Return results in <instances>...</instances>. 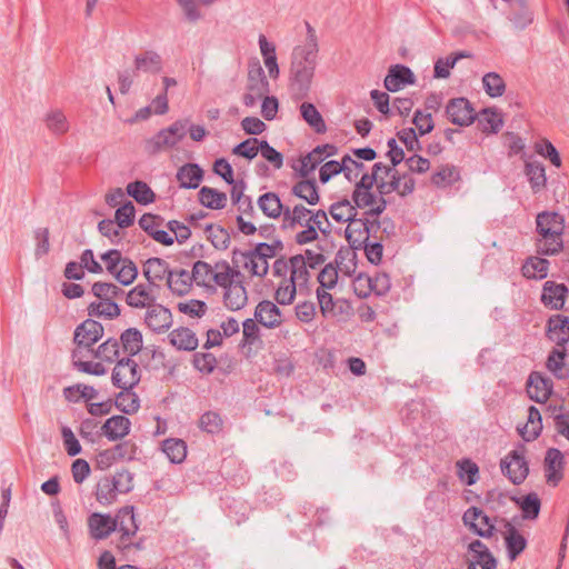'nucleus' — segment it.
I'll return each mask as SVG.
<instances>
[{
	"label": "nucleus",
	"instance_id": "obj_1",
	"mask_svg": "<svg viewBox=\"0 0 569 569\" xmlns=\"http://www.w3.org/2000/svg\"><path fill=\"white\" fill-rule=\"evenodd\" d=\"M305 43L293 48L291 56L289 87L295 99L306 98L311 89L318 60V39L316 30L306 22Z\"/></svg>",
	"mask_w": 569,
	"mask_h": 569
},
{
	"label": "nucleus",
	"instance_id": "obj_2",
	"mask_svg": "<svg viewBox=\"0 0 569 569\" xmlns=\"http://www.w3.org/2000/svg\"><path fill=\"white\" fill-rule=\"evenodd\" d=\"M565 217L556 211H542L536 217V251L542 257L559 254L565 249Z\"/></svg>",
	"mask_w": 569,
	"mask_h": 569
},
{
	"label": "nucleus",
	"instance_id": "obj_3",
	"mask_svg": "<svg viewBox=\"0 0 569 569\" xmlns=\"http://www.w3.org/2000/svg\"><path fill=\"white\" fill-rule=\"evenodd\" d=\"M491 6L499 10L513 30L523 31L535 21V11L528 0H489Z\"/></svg>",
	"mask_w": 569,
	"mask_h": 569
},
{
	"label": "nucleus",
	"instance_id": "obj_4",
	"mask_svg": "<svg viewBox=\"0 0 569 569\" xmlns=\"http://www.w3.org/2000/svg\"><path fill=\"white\" fill-rule=\"evenodd\" d=\"M101 260L106 264L107 271L122 286L131 284L138 277L136 263L131 259L123 257L120 250H108L101 254Z\"/></svg>",
	"mask_w": 569,
	"mask_h": 569
},
{
	"label": "nucleus",
	"instance_id": "obj_5",
	"mask_svg": "<svg viewBox=\"0 0 569 569\" xmlns=\"http://www.w3.org/2000/svg\"><path fill=\"white\" fill-rule=\"evenodd\" d=\"M187 132L188 119L177 120L149 139L146 143V149L150 153H157L164 148H173L186 137Z\"/></svg>",
	"mask_w": 569,
	"mask_h": 569
},
{
	"label": "nucleus",
	"instance_id": "obj_6",
	"mask_svg": "<svg viewBox=\"0 0 569 569\" xmlns=\"http://www.w3.org/2000/svg\"><path fill=\"white\" fill-rule=\"evenodd\" d=\"M502 473L513 483L521 485L529 473L528 461L526 460V448L521 445L511 450L500 461Z\"/></svg>",
	"mask_w": 569,
	"mask_h": 569
},
{
	"label": "nucleus",
	"instance_id": "obj_7",
	"mask_svg": "<svg viewBox=\"0 0 569 569\" xmlns=\"http://www.w3.org/2000/svg\"><path fill=\"white\" fill-rule=\"evenodd\" d=\"M380 228V221L368 217L357 218L348 222L346 239L352 249H361L362 244L370 239L371 232Z\"/></svg>",
	"mask_w": 569,
	"mask_h": 569
},
{
	"label": "nucleus",
	"instance_id": "obj_8",
	"mask_svg": "<svg viewBox=\"0 0 569 569\" xmlns=\"http://www.w3.org/2000/svg\"><path fill=\"white\" fill-rule=\"evenodd\" d=\"M138 363L130 357L119 359L112 370V385L119 389H132L140 382Z\"/></svg>",
	"mask_w": 569,
	"mask_h": 569
},
{
	"label": "nucleus",
	"instance_id": "obj_9",
	"mask_svg": "<svg viewBox=\"0 0 569 569\" xmlns=\"http://www.w3.org/2000/svg\"><path fill=\"white\" fill-rule=\"evenodd\" d=\"M448 119L456 126L468 127L477 118L471 102L463 97L450 99L446 107Z\"/></svg>",
	"mask_w": 569,
	"mask_h": 569
},
{
	"label": "nucleus",
	"instance_id": "obj_10",
	"mask_svg": "<svg viewBox=\"0 0 569 569\" xmlns=\"http://www.w3.org/2000/svg\"><path fill=\"white\" fill-rule=\"evenodd\" d=\"M462 520L465 526L479 537L490 538L493 535V521L478 507L468 508L462 516Z\"/></svg>",
	"mask_w": 569,
	"mask_h": 569
},
{
	"label": "nucleus",
	"instance_id": "obj_11",
	"mask_svg": "<svg viewBox=\"0 0 569 569\" xmlns=\"http://www.w3.org/2000/svg\"><path fill=\"white\" fill-rule=\"evenodd\" d=\"M103 327L99 321L87 319L77 326L73 340L78 347L89 349L103 337Z\"/></svg>",
	"mask_w": 569,
	"mask_h": 569
},
{
	"label": "nucleus",
	"instance_id": "obj_12",
	"mask_svg": "<svg viewBox=\"0 0 569 569\" xmlns=\"http://www.w3.org/2000/svg\"><path fill=\"white\" fill-rule=\"evenodd\" d=\"M233 259L242 263V267L249 271L252 277L263 278L269 271V260L257 254L254 250L247 251L233 250Z\"/></svg>",
	"mask_w": 569,
	"mask_h": 569
},
{
	"label": "nucleus",
	"instance_id": "obj_13",
	"mask_svg": "<svg viewBox=\"0 0 569 569\" xmlns=\"http://www.w3.org/2000/svg\"><path fill=\"white\" fill-rule=\"evenodd\" d=\"M565 458L557 448H549L545 456V477L547 483L556 487L563 478Z\"/></svg>",
	"mask_w": 569,
	"mask_h": 569
},
{
	"label": "nucleus",
	"instance_id": "obj_14",
	"mask_svg": "<svg viewBox=\"0 0 569 569\" xmlns=\"http://www.w3.org/2000/svg\"><path fill=\"white\" fill-rule=\"evenodd\" d=\"M157 288L147 283H138L129 292L126 293V302L131 308L149 309L157 301L154 292Z\"/></svg>",
	"mask_w": 569,
	"mask_h": 569
},
{
	"label": "nucleus",
	"instance_id": "obj_15",
	"mask_svg": "<svg viewBox=\"0 0 569 569\" xmlns=\"http://www.w3.org/2000/svg\"><path fill=\"white\" fill-rule=\"evenodd\" d=\"M521 158L525 161L523 173L527 177L531 191L536 194L541 192L547 186V176L545 166L538 161L531 159L526 153H522Z\"/></svg>",
	"mask_w": 569,
	"mask_h": 569
},
{
	"label": "nucleus",
	"instance_id": "obj_16",
	"mask_svg": "<svg viewBox=\"0 0 569 569\" xmlns=\"http://www.w3.org/2000/svg\"><path fill=\"white\" fill-rule=\"evenodd\" d=\"M568 292V287L565 283L546 281L542 286L541 302L551 310H561Z\"/></svg>",
	"mask_w": 569,
	"mask_h": 569
},
{
	"label": "nucleus",
	"instance_id": "obj_17",
	"mask_svg": "<svg viewBox=\"0 0 569 569\" xmlns=\"http://www.w3.org/2000/svg\"><path fill=\"white\" fill-rule=\"evenodd\" d=\"M144 323L153 332H166L172 326V313L162 305L154 303L147 309Z\"/></svg>",
	"mask_w": 569,
	"mask_h": 569
},
{
	"label": "nucleus",
	"instance_id": "obj_18",
	"mask_svg": "<svg viewBox=\"0 0 569 569\" xmlns=\"http://www.w3.org/2000/svg\"><path fill=\"white\" fill-rule=\"evenodd\" d=\"M415 81V74L409 67L405 64H395L390 67L383 83L388 91L396 92L408 84H413Z\"/></svg>",
	"mask_w": 569,
	"mask_h": 569
},
{
	"label": "nucleus",
	"instance_id": "obj_19",
	"mask_svg": "<svg viewBox=\"0 0 569 569\" xmlns=\"http://www.w3.org/2000/svg\"><path fill=\"white\" fill-rule=\"evenodd\" d=\"M133 66V76L139 73L157 74L163 69V60L157 51L146 50L134 56Z\"/></svg>",
	"mask_w": 569,
	"mask_h": 569
},
{
	"label": "nucleus",
	"instance_id": "obj_20",
	"mask_svg": "<svg viewBox=\"0 0 569 569\" xmlns=\"http://www.w3.org/2000/svg\"><path fill=\"white\" fill-rule=\"evenodd\" d=\"M552 387L553 383L549 378L533 371L530 373L527 381V393L530 399L542 403L549 399L552 392Z\"/></svg>",
	"mask_w": 569,
	"mask_h": 569
},
{
	"label": "nucleus",
	"instance_id": "obj_21",
	"mask_svg": "<svg viewBox=\"0 0 569 569\" xmlns=\"http://www.w3.org/2000/svg\"><path fill=\"white\" fill-rule=\"evenodd\" d=\"M547 336L557 347L565 348L569 341V317L552 315L547 321Z\"/></svg>",
	"mask_w": 569,
	"mask_h": 569
},
{
	"label": "nucleus",
	"instance_id": "obj_22",
	"mask_svg": "<svg viewBox=\"0 0 569 569\" xmlns=\"http://www.w3.org/2000/svg\"><path fill=\"white\" fill-rule=\"evenodd\" d=\"M171 269L169 268V263L161 258H149L144 261L142 266V273L147 279V282L157 289L160 288L158 281H162L163 279H168Z\"/></svg>",
	"mask_w": 569,
	"mask_h": 569
},
{
	"label": "nucleus",
	"instance_id": "obj_23",
	"mask_svg": "<svg viewBox=\"0 0 569 569\" xmlns=\"http://www.w3.org/2000/svg\"><path fill=\"white\" fill-rule=\"evenodd\" d=\"M505 545L508 558L516 560L526 549L527 539L519 532V530L508 520H503Z\"/></svg>",
	"mask_w": 569,
	"mask_h": 569
},
{
	"label": "nucleus",
	"instance_id": "obj_24",
	"mask_svg": "<svg viewBox=\"0 0 569 569\" xmlns=\"http://www.w3.org/2000/svg\"><path fill=\"white\" fill-rule=\"evenodd\" d=\"M254 319L268 329L277 328L282 322L280 309L270 300H262L257 305Z\"/></svg>",
	"mask_w": 569,
	"mask_h": 569
},
{
	"label": "nucleus",
	"instance_id": "obj_25",
	"mask_svg": "<svg viewBox=\"0 0 569 569\" xmlns=\"http://www.w3.org/2000/svg\"><path fill=\"white\" fill-rule=\"evenodd\" d=\"M88 527L90 536L96 540L106 539L111 532L116 531L113 517L100 512H94L89 516Z\"/></svg>",
	"mask_w": 569,
	"mask_h": 569
},
{
	"label": "nucleus",
	"instance_id": "obj_26",
	"mask_svg": "<svg viewBox=\"0 0 569 569\" xmlns=\"http://www.w3.org/2000/svg\"><path fill=\"white\" fill-rule=\"evenodd\" d=\"M133 510L134 508L132 506H127L121 508L113 517L116 531L121 533L120 540L122 541L129 540L139 529Z\"/></svg>",
	"mask_w": 569,
	"mask_h": 569
},
{
	"label": "nucleus",
	"instance_id": "obj_27",
	"mask_svg": "<svg viewBox=\"0 0 569 569\" xmlns=\"http://www.w3.org/2000/svg\"><path fill=\"white\" fill-rule=\"evenodd\" d=\"M131 428L130 420L121 415H116L106 420L102 425V433L110 441H117L129 435Z\"/></svg>",
	"mask_w": 569,
	"mask_h": 569
},
{
	"label": "nucleus",
	"instance_id": "obj_28",
	"mask_svg": "<svg viewBox=\"0 0 569 569\" xmlns=\"http://www.w3.org/2000/svg\"><path fill=\"white\" fill-rule=\"evenodd\" d=\"M240 279H243V274L239 270L233 269L227 260H219L214 263L212 282L217 286L226 289Z\"/></svg>",
	"mask_w": 569,
	"mask_h": 569
},
{
	"label": "nucleus",
	"instance_id": "obj_29",
	"mask_svg": "<svg viewBox=\"0 0 569 569\" xmlns=\"http://www.w3.org/2000/svg\"><path fill=\"white\" fill-rule=\"evenodd\" d=\"M566 348H553L547 358L546 368L559 380L569 378V366L566 365Z\"/></svg>",
	"mask_w": 569,
	"mask_h": 569
},
{
	"label": "nucleus",
	"instance_id": "obj_30",
	"mask_svg": "<svg viewBox=\"0 0 569 569\" xmlns=\"http://www.w3.org/2000/svg\"><path fill=\"white\" fill-rule=\"evenodd\" d=\"M176 178L181 188L196 189L203 179V170L197 163H186L178 169Z\"/></svg>",
	"mask_w": 569,
	"mask_h": 569
},
{
	"label": "nucleus",
	"instance_id": "obj_31",
	"mask_svg": "<svg viewBox=\"0 0 569 569\" xmlns=\"http://www.w3.org/2000/svg\"><path fill=\"white\" fill-rule=\"evenodd\" d=\"M223 290V302L229 310L238 311L246 306L248 296L246 287L243 286V279H240Z\"/></svg>",
	"mask_w": 569,
	"mask_h": 569
},
{
	"label": "nucleus",
	"instance_id": "obj_32",
	"mask_svg": "<svg viewBox=\"0 0 569 569\" xmlns=\"http://www.w3.org/2000/svg\"><path fill=\"white\" fill-rule=\"evenodd\" d=\"M168 339L169 342L178 350L193 351L198 347V338L196 333L187 327L173 329L168 335Z\"/></svg>",
	"mask_w": 569,
	"mask_h": 569
},
{
	"label": "nucleus",
	"instance_id": "obj_33",
	"mask_svg": "<svg viewBox=\"0 0 569 569\" xmlns=\"http://www.w3.org/2000/svg\"><path fill=\"white\" fill-rule=\"evenodd\" d=\"M192 282L191 272L184 269L171 270L167 279V286L170 291L179 297L189 293Z\"/></svg>",
	"mask_w": 569,
	"mask_h": 569
},
{
	"label": "nucleus",
	"instance_id": "obj_34",
	"mask_svg": "<svg viewBox=\"0 0 569 569\" xmlns=\"http://www.w3.org/2000/svg\"><path fill=\"white\" fill-rule=\"evenodd\" d=\"M257 204L262 213L270 219L284 217L286 207H283L279 196L276 192H266L258 198Z\"/></svg>",
	"mask_w": 569,
	"mask_h": 569
},
{
	"label": "nucleus",
	"instance_id": "obj_35",
	"mask_svg": "<svg viewBox=\"0 0 569 569\" xmlns=\"http://www.w3.org/2000/svg\"><path fill=\"white\" fill-rule=\"evenodd\" d=\"M137 456V446L132 441H123L113 448L100 453V461L107 459L110 463L121 460H134Z\"/></svg>",
	"mask_w": 569,
	"mask_h": 569
},
{
	"label": "nucleus",
	"instance_id": "obj_36",
	"mask_svg": "<svg viewBox=\"0 0 569 569\" xmlns=\"http://www.w3.org/2000/svg\"><path fill=\"white\" fill-rule=\"evenodd\" d=\"M550 262L546 258L533 256L526 259L521 271L528 279L541 280L548 276Z\"/></svg>",
	"mask_w": 569,
	"mask_h": 569
},
{
	"label": "nucleus",
	"instance_id": "obj_37",
	"mask_svg": "<svg viewBox=\"0 0 569 569\" xmlns=\"http://www.w3.org/2000/svg\"><path fill=\"white\" fill-rule=\"evenodd\" d=\"M391 170H393V167H388L382 162H376L372 166L371 173L362 172L360 174L361 177L359 181H356L355 183V190L372 189L375 184L378 187L379 180L381 179V173L385 177H388Z\"/></svg>",
	"mask_w": 569,
	"mask_h": 569
},
{
	"label": "nucleus",
	"instance_id": "obj_38",
	"mask_svg": "<svg viewBox=\"0 0 569 569\" xmlns=\"http://www.w3.org/2000/svg\"><path fill=\"white\" fill-rule=\"evenodd\" d=\"M311 213L312 210L306 208L303 204H296L293 208L286 207L282 229H295L297 226L307 224Z\"/></svg>",
	"mask_w": 569,
	"mask_h": 569
},
{
	"label": "nucleus",
	"instance_id": "obj_39",
	"mask_svg": "<svg viewBox=\"0 0 569 569\" xmlns=\"http://www.w3.org/2000/svg\"><path fill=\"white\" fill-rule=\"evenodd\" d=\"M518 430L525 441H532L540 436L542 419L540 411L535 406H530L528 409V423Z\"/></svg>",
	"mask_w": 569,
	"mask_h": 569
},
{
	"label": "nucleus",
	"instance_id": "obj_40",
	"mask_svg": "<svg viewBox=\"0 0 569 569\" xmlns=\"http://www.w3.org/2000/svg\"><path fill=\"white\" fill-rule=\"evenodd\" d=\"M162 452L171 463H181L187 457V443L179 438H168L161 443Z\"/></svg>",
	"mask_w": 569,
	"mask_h": 569
},
{
	"label": "nucleus",
	"instance_id": "obj_41",
	"mask_svg": "<svg viewBox=\"0 0 569 569\" xmlns=\"http://www.w3.org/2000/svg\"><path fill=\"white\" fill-rule=\"evenodd\" d=\"M198 196L200 203L208 209L220 210L227 206V194L214 188L204 186L199 190Z\"/></svg>",
	"mask_w": 569,
	"mask_h": 569
},
{
	"label": "nucleus",
	"instance_id": "obj_42",
	"mask_svg": "<svg viewBox=\"0 0 569 569\" xmlns=\"http://www.w3.org/2000/svg\"><path fill=\"white\" fill-rule=\"evenodd\" d=\"M119 343H121L123 352L131 358L138 355L142 349V333L137 328H128L121 333Z\"/></svg>",
	"mask_w": 569,
	"mask_h": 569
},
{
	"label": "nucleus",
	"instance_id": "obj_43",
	"mask_svg": "<svg viewBox=\"0 0 569 569\" xmlns=\"http://www.w3.org/2000/svg\"><path fill=\"white\" fill-rule=\"evenodd\" d=\"M90 317L114 319L120 316V307L114 300H99L91 302L88 308Z\"/></svg>",
	"mask_w": 569,
	"mask_h": 569
},
{
	"label": "nucleus",
	"instance_id": "obj_44",
	"mask_svg": "<svg viewBox=\"0 0 569 569\" xmlns=\"http://www.w3.org/2000/svg\"><path fill=\"white\" fill-rule=\"evenodd\" d=\"M292 194L305 200L308 204L315 206L319 202L320 196L315 180H301L292 187Z\"/></svg>",
	"mask_w": 569,
	"mask_h": 569
},
{
	"label": "nucleus",
	"instance_id": "obj_45",
	"mask_svg": "<svg viewBox=\"0 0 569 569\" xmlns=\"http://www.w3.org/2000/svg\"><path fill=\"white\" fill-rule=\"evenodd\" d=\"M460 179V173L453 164L441 166L431 176V183L438 188L452 186Z\"/></svg>",
	"mask_w": 569,
	"mask_h": 569
},
{
	"label": "nucleus",
	"instance_id": "obj_46",
	"mask_svg": "<svg viewBox=\"0 0 569 569\" xmlns=\"http://www.w3.org/2000/svg\"><path fill=\"white\" fill-rule=\"evenodd\" d=\"M522 511V518L526 520H535L538 518L541 509V501L537 493L531 492L521 498L513 499Z\"/></svg>",
	"mask_w": 569,
	"mask_h": 569
},
{
	"label": "nucleus",
	"instance_id": "obj_47",
	"mask_svg": "<svg viewBox=\"0 0 569 569\" xmlns=\"http://www.w3.org/2000/svg\"><path fill=\"white\" fill-rule=\"evenodd\" d=\"M302 119L317 132L325 133L327 130L326 122L321 113L317 110L313 103L303 102L300 106Z\"/></svg>",
	"mask_w": 569,
	"mask_h": 569
},
{
	"label": "nucleus",
	"instance_id": "obj_48",
	"mask_svg": "<svg viewBox=\"0 0 569 569\" xmlns=\"http://www.w3.org/2000/svg\"><path fill=\"white\" fill-rule=\"evenodd\" d=\"M132 389H121L114 400L117 409L127 415L136 413L140 408V400Z\"/></svg>",
	"mask_w": 569,
	"mask_h": 569
},
{
	"label": "nucleus",
	"instance_id": "obj_49",
	"mask_svg": "<svg viewBox=\"0 0 569 569\" xmlns=\"http://www.w3.org/2000/svg\"><path fill=\"white\" fill-rule=\"evenodd\" d=\"M329 213L337 222H349L357 216V208L350 200L343 199L332 203L329 208Z\"/></svg>",
	"mask_w": 569,
	"mask_h": 569
},
{
	"label": "nucleus",
	"instance_id": "obj_50",
	"mask_svg": "<svg viewBox=\"0 0 569 569\" xmlns=\"http://www.w3.org/2000/svg\"><path fill=\"white\" fill-rule=\"evenodd\" d=\"M291 272L289 279H292L298 286H305L309 281L310 273L307 266L306 258L302 254L290 257Z\"/></svg>",
	"mask_w": 569,
	"mask_h": 569
},
{
	"label": "nucleus",
	"instance_id": "obj_51",
	"mask_svg": "<svg viewBox=\"0 0 569 569\" xmlns=\"http://www.w3.org/2000/svg\"><path fill=\"white\" fill-rule=\"evenodd\" d=\"M223 419L217 411H206L199 418V428L208 435H218L223 429Z\"/></svg>",
	"mask_w": 569,
	"mask_h": 569
},
{
	"label": "nucleus",
	"instance_id": "obj_52",
	"mask_svg": "<svg viewBox=\"0 0 569 569\" xmlns=\"http://www.w3.org/2000/svg\"><path fill=\"white\" fill-rule=\"evenodd\" d=\"M503 124L501 116L490 109H485L478 117V127L482 132L497 133Z\"/></svg>",
	"mask_w": 569,
	"mask_h": 569
},
{
	"label": "nucleus",
	"instance_id": "obj_53",
	"mask_svg": "<svg viewBox=\"0 0 569 569\" xmlns=\"http://www.w3.org/2000/svg\"><path fill=\"white\" fill-rule=\"evenodd\" d=\"M127 193L141 204H149L154 201V192L143 181L128 183Z\"/></svg>",
	"mask_w": 569,
	"mask_h": 569
},
{
	"label": "nucleus",
	"instance_id": "obj_54",
	"mask_svg": "<svg viewBox=\"0 0 569 569\" xmlns=\"http://www.w3.org/2000/svg\"><path fill=\"white\" fill-rule=\"evenodd\" d=\"M482 86L485 92L490 98L501 97L506 91V82L497 72H488L482 77Z\"/></svg>",
	"mask_w": 569,
	"mask_h": 569
},
{
	"label": "nucleus",
	"instance_id": "obj_55",
	"mask_svg": "<svg viewBox=\"0 0 569 569\" xmlns=\"http://www.w3.org/2000/svg\"><path fill=\"white\" fill-rule=\"evenodd\" d=\"M94 495L101 505L108 506L116 501L119 492L110 477H104L97 483Z\"/></svg>",
	"mask_w": 569,
	"mask_h": 569
},
{
	"label": "nucleus",
	"instance_id": "obj_56",
	"mask_svg": "<svg viewBox=\"0 0 569 569\" xmlns=\"http://www.w3.org/2000/svg\"><path fill=\"white\" fill-rule=\"evenodd\" d=\"M247 90L253 91L257 94H264L269 91V82L260 66L249 70Z\"/></svg>",
	"mask_w": 569,
	"mask_h": 569
},
{
	"label": "nucleus",
	"instance_id": "obj_57",
	"mask_svg": "<svg viewBox=\"0 0 569 569\" xmlns=\"http://www.w3.org/2000/svg\"><path fill=\"white\" fill-rule=\"evenodd\" d=\"M471 54L467 51H459L453 56L447 57L446 59H438L435 63V78L446 79L450 76V69L462 58H470Z\"/></svg>",
	"mask_w": 569,
	"mask_h": 569
},
{
	"label": "nucleus",
	"instance_id": "obj_58",
	"mask_svg": "<svg viewBox=\"0 0 569 569\" xmlns=\"http://www.w3.org/2000/svg\"><path fill=\"white\" fill-rule=\"evenodd\" d=\"M208 240L218 250H226L230 243L229 232L221 226L207 224L204 228Z\"/></svg>",
	"mask_w": 569,
	"mask_h": 569
},
{
	"label": "nucleus",
	"instance_id": "obj_59",
	"mask_svg": "<svg viewBox=\"0 0 569 569\" xmlns=\"http://www.w3.org/2000/svg\"><path fill=\"white\" fill-rule=\"evenodd\" d=\"M214 266L206 261L198 260L193 263L191 278L200 287H208L212 282Z\"/></svg>",
	"mask_w": 569,
	"mask_h": 569
},
{
	"label": "nucleus",
	"instance_id": "obj_60",
	"mask_svg": "<svg viewBox=\"0 0 569 569\" xmlns=\"http://www.w3.org/2000/svg\"><path fill=\"white\" fill-rule=\"evenodd\" d=\"M297 283L292 279L284 278L280 281L274 292V300L282 306H289L293 302L297 295Z\"/></svg>",
	"mask_w": 569,
	"mask_h": 569
},
{
	"label": "nucleus",
	"instance_id": "obj_61",
	"mask_svg": "<svg viewBox=\"0 0 569 569\" xmlns=\"http://www.w3.org/2000/svg\"><path fill=\"white\" fill-rule=\"evenodd\" d=\"M91 292L99 300H114L124 295L123 289L111 282L97 281L91 287Z\"/></svg>",
	"mask_w": 569,
	"mask_h": 569
},
{
	"label": "nucleus",
	"instance_id": "obj_62",
	"mask_svg": "<svg viewBox=\"0 0 569 569\" xmlns=\"http://www.w3.org/2000/svg\"><path fill=\"white\" fill-rule=\"evenodd\" d=\"M47 128L54 134H63L69 130V122L61 110H51L44 118Z\"/></svg>",
	"mask_w": 569,
	"mask_h": 569
},
{
	"label": "nucleus",
	"instance_id": "obj_63",
	"mask_svg": "<svg viewBox=\"0 0 569 569\" xmlns=\"http://www.w3.org/2000/svg\"><path fill=\"white\" fill-rule=\"evenodd\" d=\"M94 356L106 362H114L120 356V343L114 338L107 339L94 351Z\"/></svg>",
	"mask_w": 569,
	"mask_h": 569
},
{
	"label": "nucleus",
	"instance_id": "obj_64",
	"mask_svg": "<svg viewBox=\"0 0 569 569\" xmlns=\"http://www.w3.org/2000/svg\"><path fill=\"white\" fill-rule=\"evenodd\" d=\"M323 161H325L323 158H321V156H320V149L313 148L307 156L302 157L300 160V168H299L300 177L307 178Z\"/></svg>",
	"mask_w": 569,
	"mask_h": 569
}]
</instances>
